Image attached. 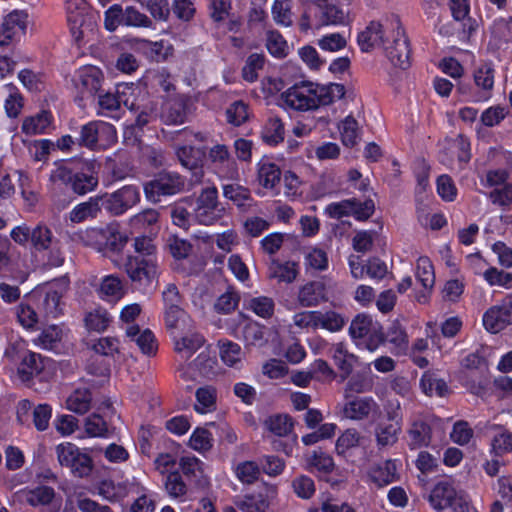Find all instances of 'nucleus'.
I'll use <instances>...</instances> for the list:
<instances>
[{
  "instance_id": "obj_59",
  "label": "nucleus",
  "mask_w": 512,
  "mask_h": 512,
  "mask_svg": "<svg viewBox=\"0 0 512 512\" xmlns=\"http://www.w3.org/2000/svg\"><path fill=\"white\" fill-rule=\"evenodd\" d=\"M223 196L232 201L238 207L245 206L247 202L251 200L250 190L239 184L224 185Z\"/></svg>"
},
{
  "instance_id": "obj_3",
  "label": "nucleus",
  "mask_w": 512,
  "mask_h": 512,
  "mask_svg": "<svg viewBox=\"0 0 512 512\" xmlns=\"http://www.w3.org/2000/svg\"><path fill=\"white\" fill-rule=\"evenodd\" d=\"M101 165L95 160H78L60 165L52 170L50 179L71 189L78 195L84 196L97 189Z\"/></svg>"
},
{
  "instance_id": "obj_5",
  "label": "nucleus",
  "mask_w": 512,
  "mask_h": 512,
  "mask_svg": "<svg viewBox=\"0 0 512 512\" xmlns=\"http://www.w3.org/2000/svg\"><path fill=\"white\" fill-rule=\"evenodd\" d=\"M299 20L301 30H319L327 25L344 23L345 13L333 5L332 0H304Z\"/></svg>"
},
{
  "instance_id": "obj_11",
  "label": "nucleus",
  "mask_w": 512,
  "mask_h": 512,
  "mask_svg": "<svg viewBox=\"0 0 512 512\" xmlns=\"http://www.w3.org/2000/svg\"><path fill=\"white\" fill-rule=\"evenodd\" d=\"M66 14L70 32H92L99 18L85 0H66Z\"/></svg>"
},
{
  "instance_id": "obj_38",
  "label": "nucleus",
  "mask_w": 512,
  "mask_h": 512,
  "mask_svg": "<svg viewBox=\"0 0 512 512\" xmlns=\"http://www.w3.org/2000/svg\"><path fill=\"white\" fill-rule=\"evenodd\" d=\"M173 339L175 351L183 354L186 359H189L205 342L199 333H190L179 338L174 336Z\"/></svg>"
},
{
  "instance_id": "obj_32",
  "label": "nucleus",
  "mask_w": 512,
  "mask_h": 512,
  "mask_svg": "<svg viewBox=\"0 0 512 512\" xmlns=\"http://www.w3.org/2000/svg\"><path fill=\"white\" fill-rule=\"evenodd\" d=\"M242 512H266L269 508L268 494L265 490L246 493L241 500L235 502Z\"/></svg>"
},
{
  "instance_id": "obj_18",
  "label": "nucleus",
  "mask_w": 512,
  "mask_h": 512,
  "mask_svg": "<svg viewBox=\"0 0 512 512\" xmlns=\"http://www.w3.org/2000/svg\"><path fill=\"white\" fill-rule=\"evenodd\" d=\"M176 156L181 165L192 171L196 178L203 176V165L206 157L205 147L181 145L176 148Z\"/></svg>"
},
{
  "instance_id": "obj_17",
  "label": "nucleus",
  "mask_w": 512,
  "mask_h": 512,
  "mask_svg": "<svg viewBox=\"0 0 512 512\" xmlns=\"http://www.w3.org/2000/svg\"><path fill=\"white\" fill-rule=\"evenodd\" d=\"M29 295L43 318H57L62 314V295L57 290L33 291Z\"/></svg>"
},
{
  "instance_id": "obj_19",
  "label": "nucleus",
  "mask_w": 512,
  "mask_h": 512,
  "mask_svg": "<svg viewBox=\"0 0 512 512\" xmlns=\"http://www.w3.org/2000/svg\"><path fill=\"white\" fill-rule=\"evenodd\" d=\"M15 360L19 361L17 374L22 382H29L44 369L41 354L29 350L18 352Z\"/></svg>"
},
{
  "instance_id": "obj_54",
  "label": "nucleus",
  "mask_w": 512,
  "mask_h": 512,
  "mask_svg": "<svg viewBox=\"0 0 512 512\" xmlns=\"http://www.w3.org/2000/svg\"><path fill=\"white\" fill-rule=\"evenodd\" d=\"M189 445L192 449L200 453L211 450L213 447L212 433L203 427L195 428L190 435Z\"/></svg>"
},
{
  "instance_id": "obj_20",
  "label": "nucleus",
  "mask_w": 512,
  "mask_h": 512,
  "mask_svg": "<svg viewBox=\"0 0 512 512\" xmlns=\"http://www.w3.org/2000/svg\"><path fill=\"white\" fill-rule=\"evenodd\" d=\"M458 501L463 499L456 496L454 487L446 481L437 482L428 495L430 506L438 512L455 506Z\"/></svg>"
},
{
  "instance_id": "obj_47",
  "label": "nucleus",
  "mask_w": 512,
  "mask_h": 512,
  "mask_svg": "<svg viewBox=\"0 0 512 512\" xmlns=\"http://www.w3.org/2000/svg\"><path fill=\"white\" fill-rule=\"evenodd\" d=\"M165 489L171 498L184 500L188 492V486L178 471H171L165 481Z\"/></svg>"
},
{
  "instance_id": "obj_53",
  "label": "nucleus",
  "mask_w": 512,
  "mask_h": 512,
  "mask_svg": "<svg viewBox=\"0 0 512 512\" xmlns=\"http://www.w3.org/2000/svg\"><path fill=\"white\" fill-rule=\"evenodd\" d=\"M247 308L263 319H270L275 312V302L271 297L258 296L249 300Z\"/></svg>"
},
{
  "instance_id": "obj_60",
  "label": "nucleus",
  "mask_w": 512,
  "mask_h": 512,
  "mask_svg": "<svg viewBox=\"0 0 512 512\" xmlns=\"http://www.w3.org/2000/svg\"><path fill=\"white\" fill-rule=\"evenodd\" d=\"M510 452H512V433L504 430L494 435L491 441V455L494 457H503Z\"/></svg>"
},
{
  "instance_id": "obj_15",
  "label": "nucleus",
  "mask_w": 512,
  "mask_h": 512,
  "mask_svg": "<svg viewBox=\"0 0 512 512\" xmlns=\"http://www.w3.org/2000/svg\"><path fill=\"white\" fill-rule=\"evenodd\" d=\"M381 36L389 38L385 41L383 50L392 65L403 70L409 68L411 48L407 34H381Z\"/></svg>"
},
{
  "instance_id": "obj_16",
  "label": "nucleus",
  "mask_w": 512,
  "mask_h": 512,
  "mask_svg": "<svg viewBox=\"0 0 512 512\" xmlns=\"http://www.w3.org/2000/svg\"><path fill=\"white\" fill-rule=\"evenodd\" d=\"M474 83L478 91L468 99L474 103L487 102L492 98L494 88L495 69L491 61L482 63L473 74Z\"/></svg>"
},
{
  "instance_id": "obj_52",
  "label": "nucleus",
  "mask_w": 512,
  "mask_h": 512,
  "mask_svg": "<svg viewBox=\"0 0 512 512\" xmlns=\"http://www.w3.org/2000/svg\"><path fill=\"white\" fill-rule=\"evenodd\" d=\"M271 11L272 17L278 25L289 27L292 24V0H274Z\"/></svg>"
},
{
  "instance_id": "obj_34",
  "label": "nucleus",
  "mask_w": 512,
  "mask_h": 512,
  "mask_svg": "<svg viewBox=\"0 0 512 512\" xmlns=\"http://www.w3.org/2000/svg\"><path fill=\"white\" fill-rule=\"evenodd\" d=\"M420 388L422 392L431 397L436 395L438 397H445L449 394V387L446 381L438 378L432 371H425L420 378Z\"/></svg>"
},
{
  "instance_id": "obj_13",
  "label": "nucleus",
  "mask_w": 512,
  "mask_h": 512,
  "mask_svg": "<svg viewBox=\"0 0 512 512\" xmlns=\"http://www.w3.org/2000/svg\"><path fill=\"white\" fill-rule=\"evenodd\" d=\"M484 328L496 334L512 325V293L503 297L499 303L489 307L483 314Z\"/></svg>"
},
{
  "instance_id": "obj_28",
  "label": "nucleus",
  "mask_w": 512,
  "mask_h": 512,
  "mask_svg": "<svg viewBox=\"0 0 512 512\" xmlns=\"http://www.w3.org/2000/svg\"><path fill=\"white\" fill-rule=\"evenodd\" d=\"M371 481L378 487L387 486L399 480L397 474V460L388 459L381 464H377L369 471Z\"/></svg>"
},
{
  "instance_id": "obj_23",
  "label": "nucleus",
  "mask_w": 512,
  "mask_h": 512,
  "mask_svg": "<svg viewBox=\"0 0 512 512\" xmlns=\"http://www.w3.org/2000/svg\"><path fill=\"white\" fill-rule=\"evenodd\" d=\"M298 303L301 307H317L328 300L327 287L322 281H309L298 290Z\"/></svg>"
},
{
  "instance_id": "obj_29",
  "label": "nucleus",
  "mask_w": 512,
  "mask_h": 512,
  "mask_svg": "<svg viewBox=\"0 0 512 512\" xmlns=\"http://www.w3.org/2000/svg\"><path fill=\"white\" fill-rule=\"evenodd\" d=\"M328 353L333 359L335 366L340 371L341 377L343 379L347 378L353 371L357 357L349 353L345 344L342 342L333 344Z\"/></svg>"
},
{
  "instance_id": "obj_9",
  "label": "nucleus",
  "mask_w": 512,
  "mask_h": 512,
  "mask_svg": "<svg viewBox=\"0 0 512 512\" xmlns=\"http://www.w3.org/2000/svg\"><path fill=\"white\" fill-rule=\"evenodd\" d=\"M104 210L113 216H120L140 201V191L135 185H124L112 193L100 194Z\"/></svg>"
},
{
  "instance_id": "obj_43",
  "label": "nucleus",
  "mask_w": 512,
  "mask_h": 512,
  "mask_svg": "<svg viewBox=\"0 0 512 512\" xmlns=\"http://www.w3.org/2000/svg\"><path fill=\"white\" fill-rule=\"evenodd\" d=\"M415 277L418 283L425 289H432L435 284L434 267L430 259L421 256L416 262Z\"/></svg>"
},
{
  "instance_id": "obj_10",
  "label": "nucleus",
  "mask_w": 512,
  "mask_h": 512,
  "mask_svg": "<svg viewBox=\"0 0 512 512\" xmlns=\"http://www.w3.org/2000/svg\"><path fill=\"white\" fill-rule=\"evenodd\" d=\"M184 182L175 172H159L155 177L144 184V193L147 200L158 203L162 197L172 196L182 190Z\"/></svg>"
},
{
  "instance_id": "obj_58",
  "label": "nucleus",
  "mask_w": 512,
  "mask_h": 512,
  "mask_svg": "<svg viewBox=\"0 0 512 512\" xmlns=\"http://www.w3.org/2000/svg\"><path fill=\"white\" fill-rule=\"evenodd\" d=\"M248 105L243 100H236L226 109V120L229 124L239 127L248 120Z\"/></svg>"
},
{
  "instance_id": "obj_31",
  "label": "nucleus",
  "mask_w": 512,
  "mask_h": 512,
  "mask_svg": "<svg viewBox=\"0 0 512 512\" xmlns=\"http://www.w3.org/2000/svg\"><path fill=\"white\" fill-rule=\"evenodd\" d=\"M299 272V264L295 261L281 262L278 259H273L269 266V277L277 279L279 283L290 284L294 282Z\"/></svg>"
},
{
  "instance_id": "obj_63",
  "label": "nucleus",
  "mask_w": 512,
  "mask_h": 512,
  "mask_svg": "<svg viewBox=\"0 0 512 512\" xmlns=\"http://www.w3.org/2000/svg\"><path fill=\"white\" fill-rule=\"evenodd\" d=\"M292 488L297 497L305 500L311 499L316 491L314 480L307 475L294 478Z\"/></svg>"
},
{
  "instance_id": "obj_4",
  "label": "nucleus",
  "mask_w": 512,
  "mask_h": 512,
  "mask_svg": "<svg viewBox=\"0 0 512 512\" xmlns=\"http://www.w3.org/2000/svg\"><path fill=\"white\" fill-rule=\"evenodd\" d=\"M77 147L90 151H100L110 148L117 142V131L114 125L93 120L82 125L73 124Z\"/></svg>"
},
{
  "instance_id": "obj_33",
  "label": "nucleus",
  "mask_w": 512,
  "mask_h": 512,
  "mask_svg": "<svg viewBox=\"0 0 512 512\" xmlns=\"http://www.w3.org/2000/svg\"><path fill=\"white\" fill-rule=\"evenodd\" d=\"M92 403V392L87 387L76 388L66 399V408L79 415L90 410Z\"/></svg>"
},
{
  "instance_id": "obj_35",
  "label": "nucleus",
  "mask_w": 512,
  "mask_h": 512,
  "mask_svg": "<svg viewBox=\"0 0 512 512\" xmlns=\"http://www.w3.org/2000/svg\"><path fill=\"white\" fill-rule=\"evenodd\" d=\"M372 404L374 400L371 397H354L345 403L343 414L351 420H362L370 414Z\"/></svg>"
},
{
  "instance_id": "obj_50",
  "label": "nucleus",
  "mask_w": 512,
  "mask_h": 512,
  "mask_svg": "<svg viewBox=\"0 0 512 512\" xmlns=\"http://www.w3.org/2000/svg\"><path fill=\"white\" fill-rule=\"evenodd\" d=\"M360 440L361 435L356 429H346L336 440L335 451L337 455L346 457L351 449L359 446Z\"/></svg>"
},
{
  "instance_id": "obj_39",
  "label": "nucleus",
  "mask_w": 512,
  "mask_h": 512,
  "mask_svg": "<svg viewBox=\"0 0 512 512\" xmlns=\"http://www.w3.org/2000/svg\"><path fill=\"white\" fill-rule=\"evenodd\" d=\"M266 58L263 53H251L245 60L241 69V77L245 82L254 83L259 73L264 69Z\"/></svg>"
},
{
  "instance_id": "obj_64",
  "label": "nucleus",
  "mask_w": 512,
  "mask_h": 512,
  "mask_svg": "<svg viewBox=\"0 0 512 512\" xmlns=\"http://www.w3.org/2000/svg\"><path fill=\"white\" fill-rule=\"evenodd\" d=\"M508 113L507 107L501 105L490 106L481 113L480 121L486 127H494L499 125Z\"/></svg>"
},
{
  "instance_id": "obj_36",
  "label": "nucleus",
  "mask_w": 512,
  "mask_h": 512,
  "mask_svg": "<svg viewBox=\"0 0 512 512\" xmlns=\"http://www.w3.org/2000/svg\"><path fill=\"white\" fill-rule=\"evenodd\" d=\"M400 424L379 422L375 427L376 444L379 449L393 446L401 432Z\"/></svg>"
},
{
  "instance_id": "obj_40",
  "label": "nucleus",
  "mask_w": 512,
  "mask_h": 512,
  "mask_svg": "<svg viewBox=\"0 0 512 512\" xmlns=\"http://www.w3.org/2000/svg\"><path fill=\"white\" fill-rule=\"evenodd\" d=\"M197 404L194 409L198 413L204 414L212 411L216 407L217 389L212 385L199 387L195 393Z\"/></svg>"
},
{
  "instance_id": "obj_27",
  "label": "nucleus",
  "mask_w": 512,
  "mask_h": 512,
  "mask_svg": "<svg viewBox=\"0 0 512 512\" xmlns=\"http://www.w3.org/2000/svg\"><path fill=\"white\" fill-rule=\"evenodd\" d=\"M260 137L264 144L270 147L278 146L285 138L283 121L278 116H269L261 127Z\"/></svg>"
},
{
  "instance_id": "obj_51",
  "label": "nucleus",
  "mask_w": 512,
  "mask_h": 512,
  "mask_svg": "<svg viewBox=\"0 0 512 512\" xmlns=\"http://www.w3.org/2000/svg\"><path fill=\"white\" fill-rule=\"evenodd\" d=\"M261 474L260 464L255 461H242L235 467V475L243 484L255 483Z\"/></svg>"
},
{
  "instance_id": "obj_8",
  "label": "nucleus",
  "mask_w": 512,
  "mask_h": 512,
  "mask_svg": "<svg viewBox=\"0 0 512 512\" xmlns=\"http://www.w3.org/2000/svg\"><path fill=\"white\" fill-rule=\"evenodd\" d=\"M56 455L62 467L70 469L73 476L88 477L94 468L90 454L83 452L78 446L70 442L60 443L56 446Z\"/></svg>"
},
{
  "instance_id": "obj_25",
  "label": "nucleus",
  "mask_w": 512,
  "mask_h": 512,
  "mask_svg": "<svg viewBox=\"0 0 512 512\" xmlns=\"http://www.w3.org/2000/svg\"><path fill=\"white\" fill-rule=\"evenodd\" d=\"M282 178L280 167L269 158L263 157L257 163V180L265 189L274 190Z\"/></svg>"
},
{
  "instance_id": "obj_46",
  "label": "nucleus",
  "mask_w": 512,
  "mask_h": 512,
  "mask_svg": "<svg viewBox=\"0 0 512 512\" xmlns=\"http://www.w3.org/2000/svg\"><path fill=\"white\" fill-rule=\"evenodd\" d=\"M111 322V317L107 310L98 308L88 312L85 315L84 323L88 331L104 332Z\"/></svg>"
},
{
  "instance_id": "obj_24",
  "label": "nucleus",
  "mask_w": 512,
  "mask_h": 512,
  "mask_svg": "<svg viewBox=\"0 0 512 512\" xmlns=\"http://www.w3.org/2000/svg\"><path fill=\"white\" fill-rule=\"evenodd\" d=\"M100 194L89 197L88 200L81 202L73 207L69 212V219L72 223H82L87 220H94L101 214L103 208Z\"/></svg>"
},
{
  "instance_id": "obj_14",
  "label": "nucleus",
  "mask_w": 512,
  "mask_h": 512,
  "mask_svg": "<svg viewBox=\"0 0 512 512\" xmlns=\"http://www.w3.org/2000/svg\"><path fill=\"white\" fill-rule=\"evenodd\" d=\"M104 74L102 70L94 65L81 66L76 71V88L79 93V100H95L96 95L102 92Z\"/></svg>"
},
{
  "instance_id": "obj_44",
  "label": "nucleus",
  "mask_w": 512,
  "mask_h": 512,
  "mask_svg": "<svg viewBox=\"0 0 512 512\" xmlns=\"http://www.w3.org/2000/svg\"><path fill=\"white\" fill-rule=\"evenodd\" d=\"M32 20L24 10H15L9 13L3 22L5 32H17L32 29Z\"/></svg>"
},
{
  "instance_id": "obj_12",
  "label": "nucleus",
  "mask_w": 512,
  "mask_h": 512,
  "mask_svg": "<svg viewBox=\"0 0 512 512\" xmlns=\"http://www.w3.org/2000/svg\"><path fill=\"white\" fill-rule=\"evenodd\" d=\"M97 494L110 503H119L126 497L139 493L142 490V484L136 481L125 479L116 481L112 478H104L96 484Z\"/></svg>"
},
{
  "instance_id": "obj_1",
  "label": "nucleus",
  "mask_w": 512,
  "mask_h": 512,
  "mask_svg": "<svg viewBox=\"0 0 512 512\" xmlns=\"http://www.w3.org/2000/svg\"><path fill=\"white\" fill-rule=\"evenodd\" d=\"M133 251L129 252L124 263V270L134 290L143 294L152 290L158 278L157 247L153 238L139 235L133 238Z\"/></svg>"
},
{
  "instance_id": "obj_55",
  "label": "nucleus",
  "mask_w": 512,
  "mask_h": 512,
  "mask_svg": "<svg viewBox=\"0 0 512 512\" xmlns=\"http://www.w3.org/2000/svg\"><path fill=\"white\" fill-rule=\"evenodd\" d=\"M345 317L334 311L328 310L325 312L319 311L318 328L325 329L330 332H338L343 329L346 324Z\"/></svg>"
},
{
  "instance_id": "obj_57",
  "label": "nucleus",
  "mask_w": 512,
  "mask_h": 512,
  "mask_svg": "<svg viewBox=\"0 0 512 512\" xmlns=\"http://www.w3.org/2000/svg\"><path fill=\"white\" fill-rule=\"evenodd\" d=\"M373 328L372 318L364 313L357 314L351 321L349 335L352 339H364Z\"/></svg>"
},
{
  "instance_id": "obj_41",
  "label": "nucleus",
  "mask_w": 512,
  "mask_h": 512,
  "mask_svg": "<svg viewBox=\"0 0 512 512\" xmlns=\"http://www.w3.org/2000/svg\"><path fill=\"white\" fill-rule=\"evenodd\" d=\"M191 365L193 369L204 378L211 379L217 374V358L215 355H211L209 351H202L199 353Z\"/></svg>"
},
{
  "instance_id": "obj_30",
  "label": "nucleus",
  "mask_w": 512,
  "mask_h": 512,
  "mask_svg": "<svg viewBox=\"0 0 512 512\" xmlns=\"http://www.w3.org/2000/svg\"><path fill=\"white\" fill-rule=\"evenodd\" d=\"M53 115L49 110H41L34 116L24 118L21 131L27 136L45 134L53 123Z\"/></svg>"
},
{
  "instance_id": "obj_22",
  "label": "nucleus",
  "mask_w": 512,
  "mask_h": 512,
  "mask_svg": "<svg viewBox=\"0 0 512 512\" xmlns=\"http://www.w3.org/2000/svg\"><path fill=\"white\" fill-rule=\"evenodd\" d=\"M135 50L142 53L148 60L153 62H164L173 55L174 47L167 40L150 41L137 39Z\"/></svg>"
},
{
  "instance_id": "obj_2",
  "label": "nucleus",
  "mask_w": 512,
  "mask_h": 512,
  "mask_svg": "<svg viewBox=\"0 0 512 512\" xmlns=\"http://www.w3.org/2000/svg\"><path fill=\"white\" fill-rule=\"evenodd\" d=\"M341 83L321 85L311 81H300L281 93L283 106L294 111H312L327 106L345 96Z\"/></svg>"
},
{
  "instance_id": "obj_26",
  "label": "nucleus",
  "mask_w": 512,
  "mask_h": 512,
  "mask_svg": "<svg viewBox=\"0 0 512 512\" xmlns=\"http://www.w3.org/2000/svg\"><path fill=\"white\" fill-rule=\"evenodd\" d=\"M16 316L19 324L26 330L36 331L42 317L30 295H26L24 299L16 307Z\"/></svg>"
},
{
  "instance_id": "obj_49",
  "label": "nucleus",
  "mask_w": 512,
  "mask_h": 512,
  "mask_svg": "<svg viewBox=\"0 0 512 512\" xmlns=\"http://www.w3.org/2000/svg\"><path fill=\"white\" fill-rule=\"evenodd\" d=\"M309 467L316 469L319 473L329 475L334 471L335 462L331 455L319 450H314L307 458Z\"/></svg>"
},
{
  "instance_id": "obj_37",
  "label": "nucleus",
  "mask_w": 512,
  "mask_h": 512,
  "mask_svg": "<svg viewBox=\"0 0 512 512\" xmlns=\"http://www.w3.org/2000/svg\"><path fill=\"white\" fill-rule=\"evenodd\" d=\"M264 427L278 437L289 435L294 427L293 418L288 414L276 413L264 420Z\"/></svg>"
},
{
  "instance_id": "obj_6",
  "label": "nucleus",
  "mask_w": 512,
  "mask_h": 512,
  "mask_svg": "<svg viewBox=\"0 0 512 512\" xmlns=\"http://www.w3.org/2000/svg\"><path fill=\"white\" fill-rule=\"evenodd\" d=\"M86 246L104 255H119L128 243L129 236L118 224H108L103 228H89L81 236Z\"/></svg>"
},
{
  "instance_id": "obj_62",
  "label": "nucleus",
  "mask_w": 512,
  "mask_h": 512,
  "mask_svg": "<svg viewBox=\"0 0 512 512\" xmlns=\"http://www.w3.org/2000/svg\"><path fill=\"white\" fill-rule=\"evenodd\" d=\"M436 190L439 197L445 202H453L457 197L456 185L448 174H442L437 178Z\"/></svg>"
},
{
  "instance_id": "obj_61",
  "label": "nucleus",
  "mask_w": 512,
  "mask_h": 512,
  "mask_svg": "<svg viewBox=\"0 0 512 512\" xmlns=\"http://www.w3.org/2000/svg\"><path fill=\"white\" fill-rule=\"evenodd\" d=\"M483 278L490 286L512 288V273L499 270L496 267L491 266L484 270Z\"/></svg>"
},
{
  "instance_id": "obj_45",
  "label": "nucleus",
  "mask_w": 512,
  "mask_h": 512,
  "mask_svg": "<svg viewBox=\"0 0 512 512\" xmlns=\"http://www.w3.org/2000/svg\"><path fill=\"white\" fill-rule=\"evenodd\" d=\"M54 497V489L46 485H40L25 491L26 502L33 507L48 505L53 501Z\"/></svg>"
},
{
  "instance_id": "obj_42",
  "label": "nucleus",
  "mask_w": 512,
  "mask_h": 512,
  "mask_svg": "<svg viewBox=\"0 0 512 512\" xmlns=\"http://www.w3.org/2000/svg\"><path fill=\"white\" fill-rule=\"evenodd\" d=\"M219 354L222 362L229 367H237L242 361L241 346L231 340L219 341Z\"/></svg>"
},
{
  "instance_id": "obj_21",
  "label": "nucleus",
  "mask_w": 512,
  "mask_h": 512,
  "mask_svg": "<svg viewBox=\"0 0 512 512\" xmlns=\"http://www.w3.org/2000/svg\"><path fill=\"white\" fill-rule=\"evenodd\" d=\"M432 425L429 419L414 420L407 430V445L410 450L427 448L432 442Z\"/></svg>"
},
{
  "instance_id": "obj_7",
  "label": "nucleus",
  "mask_w": 512,
  "mask_h": 512,
  "mask_svg": "<svg viewBox=\"0 0 512 512\" xmlns=\"http://www.w3.org/2000/svg\"><path fill=\"white\" fill-rule=\"evenodd\" d=\"M225 207L218 201V190L215 186L203 188L196 199L194 220L200 225L210 226L223 224Z\"/></svg>"
},
{
  "instance_id": "obj_56",
  "label": "nucleus",
  "mask_w": 512,
  "mask_h": 512,
  "mask_svg": "<svg viewBox=\"0 0 512 512\" xmlns=\"http://www.w3.org/2000/svg\"><path fill=\"white\" fill-rule=\"evenodd\" d=\"M401 28L399 17L391 14L370 21L365 32H398Z\"/></svg>"
},
{
  "instance_id": "obj_48",
  "label": "nucleus",
  "mask_w": 512,
  "mask_h": 512,
  "mask_svg": "<svg viewBox=\"0 0 512 512\" xmlns=\"http://www.w3.org/2000/svg\"><path fill=\"white\" fill-rule=\"evenodd\" d=\"M84 428L90 437L108 438L110 435L108 423L98 413H92L85 419Z\"/></svg>"
}]
</instances>
